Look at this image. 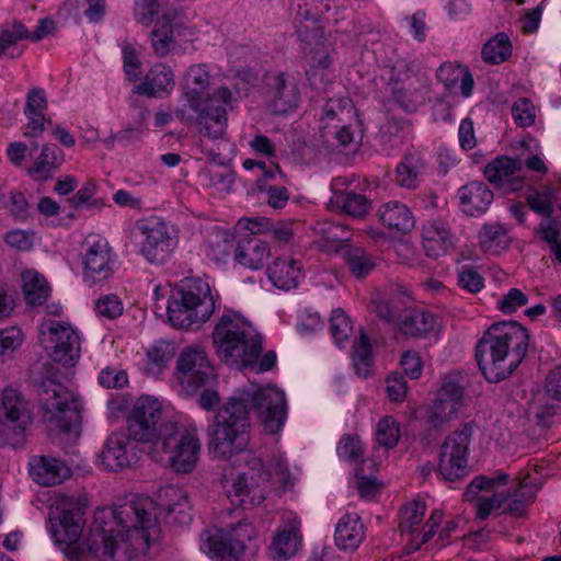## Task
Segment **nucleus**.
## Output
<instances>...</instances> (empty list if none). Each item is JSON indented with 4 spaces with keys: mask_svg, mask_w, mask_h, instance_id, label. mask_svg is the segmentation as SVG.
<instances>
[{
    "mask_svg": "<svg viewBox=\"0 0 561 561\" xmlns=\"http://www.w3.org/2000/svg\"><path fill=\"white\" fill-rule=\"evenodd\" d=\"M48 523L55 542L67 546L71 561H80L85 553L103 561H130L145 553L159 535L156 507L150 497H137L115 510H96L81 543L78 541L85 518L77 497L65 494L53 497Z\"/></svg>",
    "mask_w": 561,
    "mask_h": 561,
    "instance_id": "nucleus-1",
    "label": "nucleus"
},
{
    "mask_svg": "<svg viewBox=\"0 0 561 561\" xmlns=\"http://www.w3.org/2000/svg\"><path fill=\"white\" fill-rule=\"evenodd\" d=\"M250 407L257 414L261 426L268 434H277L287 416L285 393L266 387L244 390L221 405L208 426L209 448L220 459L241 453L250 440Z\"/></svg>",
    "mask_w": 561,
    "mask_h": 561,
    "instance_id": "nucleus-2",
    "label": "nucleus"
},
{
    "mask_svg": "<svg viewBox=\"0 0 561 561\" xmlns=\"http://www.w3.org/2000/svg\"><path fill=\"white\" fill-rule=\"evenodd\" d=\"M527 330L517 322L491 325L476 347L478 366L490 382L510 377L523 362L528 350Z\"/></svg>",
    "mask_w": 561,
    "mask_h": 561,
    "instance_id": "nucleus-3",
    "label": "nucleus"
},
{
    "mask_svg": "<svg viewBox=\"0 0 561 561\" xmlns=\"http://www.w3.org/2000/svg\"><path fill=\"white\" fill-rule=\"evenodd\" d=\"M219 358L229 366L242 369L253 365L262 353V336L242 317L228 313L220 317L213 331Z\"/></svg>",
    "mask_w": 561,
    "mask_h": 561,
    "instance_id": "nucleus-4",
    "label": "nucleus"
},
{
    "mask_svg": "<svg viewBox=\"0 0 561 561\" xmlns=\"http://www.w3.org/2000/svg\"><path fill=\"white\" fill-rule=\"evenodd\" d=\"M214 311L215 299L210 286L199 277L181 280L168 302L169 321L178 329L198 328L209 320Z\"/></svg>",
    "mask_w": 561,
    "mask_h": 561,
    "instance_id": "nucleus-5",
    "label": "nucleus"
},
{
    "mask_svg": "<svg viewBox=\"0 0 561 561\" xmlns=\"http://www.w3.org/2000/svg\"><path fill=\"white\" fill-rule=\"evenodd\" d=\"M161 431L160 438L153 444L154 449L168 455L167 462L175 472H192L202 448L197 430L182 428L176 423H168Z\"/></svg>",
    "mask_w": 561,
    "mask_h": 561,
    "instance_id": "nucleus-6",
    "label": "nucleus"
},
{
    "mask_svg": "<svg viewBox=\"0 0 561 561\" xmlns=\"http://www.w3.org/2000/svg\"><path fill=\"white\" fill-rule=\"evenodd\" d=\"M133 234L139 253L151 264H164L179 244L175 227L159 217L137 220Z\"/></svg>",
    "mask_w": 561,
    "mask_h": 561,
    "instance_id": "nucleus-7",
    "label": "nucleus"
},
{
    "mask_svg": "<svg viewBox=\"0 0 561 561\" xmlns=\"http://www.w3.org/2000/svg\"><path fill=\"white\" fill-rule=\"evenodd\" d=\"M39 400L43 410V420L68 432L80 420V405L77 396L62 383L54 379L42 382Z\"/></svg>",
    "mask_w": 561,
    "mask_h": 561,
    "instance_id": "nucleus-8",
    "label": "nucleus"
},
{
    "mask_svg": "<svg viewBox=\"0 0 561 561\" xmlns=\"http://www.w3.org/2000/svg\"><path fill=\"white\" fill-rule=\"evenodd\" d=\"M255 535L249 523H238L229 529L205 530L201 535V550L215 561H242L247 542Z\"/></svg>",
    "mask_w": 561,
    "mask_h": 561,
    "instance_id": "nucleus-9",
    "label": "nucleus"
},
{
    "mask_svg": "<svg viewBox=\"0 0 561 561\" xmlns=\"http://www.w3.org/2000/svg\"><path fill=\"white\" fill-rule=\"evenodd\" d=\"M31 420V409L23 394L13 388L4 389L0 404V444L23 445Z\"/></svg>",
    "mask_w": 561,
    "mask_h": 561,
    "instance_id": "nucleus-10",
    "label": "nucleus"
},
{
    "mask_svg": "<svg viewBox=\"0 0 561 561\" xmlns=\"http://www.w3.org/2000/svg\"><path fill=\"white\" fill-rule=\"evenodd\" d=\"M247 469L231 481L226 480L225 490L231 503L241 507L261 504L264 499V484L271 473L264 469L260 458L247 456Z\"/></svg>",
    "mask_w": 561,
    "mask_h": 561,
    "instance_id": "nucleus-11",
    "label": "nucleus"
},
{
    "mask_svg": "<svg viewBox=\"0 0 561 561\" xmlns=\"http://www.w3.org/2000/svg\"><path fill=\"white\" fill-rule=\"evenodd\" d=\"M174 376L183 392L194 394L210 385L215 371L206 351L202 346L191 345L179 354Z\"/></svg>",
    "mask_w": 561,
    "mask_h": 561,
    "instance_id": "nucleus-12",
    "label": "nucleus"
},
{
    "mask_svg": "<svg viewBox=\"0 0 561 561\" xmlns=\"http://www.w3.org/2000/svg\"><path fill=\"white\" fill-rule=\"evenodd\" d=\"M39 340L49 357L64 366H73L80 357V339L68 323L49 320L41 325Z\"/></svg>",
    "mask_w": 561,
    "mask_h": 561,
    "instance_id": "nucleus-13",
    "label": "nucleus"
},
{
    "mask_svg": "<svg viewBox=\"0 0 561 561\" xmlns=\"http://www.w3.org/2000/svg\"><path fill=\"white\" fill-rule=\"evenodd\" d=\"M472 436V427L465 424L460 430L450 433L440 446L438 474L446 481L454 482L468 472V450Z\"/></svg>",
    "mask_w": 561,
    "mask_h": 561,
    "instance_id": "nucleus-14",
    "label": "nucleus"
},
{
    "mask_svg": "<svg viewBox=\"0 0 561 561\" xmlns=\"http://www.w3.org/2000/svg\"><path fill=\"white\" fill-rule=\"evenodd\" d=\"M168 423L162 417L161 402L152 396H141L128 419V433L134 440L154 444Z\"/></svg>",
    "mask_w": 561,
    "mask_h": 561,
    "instance_id": "nucleus-15",
    "label": "nucleus"
},
{
    "mask_svg": "<svg viewBox=\"0 0 561 561\" xmlns=\"http://www.w3.org/2000/svg\"><path fill=\"white\" fill-rule=\"evenodd\" d=\"M425 512L426 504L421 500L411 501L401 508L400 531L402 535L412 536L408 541L409 551H416L423 543L427 542L443 522V511L434 510L423 526L422 533H420L419 528L423 522Z\"/></svg>",
    "mask_w": 561,
    "mask_h": 561,
    "instance_id": "nucleus-16",
    "label": "nucleus"
},
{
    "mask_svg": "<svg viewBox=\"0 0 561 561\" xmlns=\"http://www.w3.org/2000/svg\"><path fill=\"white\" fill-rule=\"evenodd\" d=\"M210 85L211 76L207 65H193L186 70L183 95L190 108H198L201 102H221L230 105L237 101L233 93L227 87H218L210 93Z\"/></svg>",
    "mask_w": 561,
    "mask_h": 561,
    "instance_id": "nucleus-17",
    "label": "nucleus"
},
{
    "mask_svg": "<svg viewBox=\"0 0 561 561\" xmlns=\"http://www.w3.org/2000/svg\"><path fill=\"white\" fill-rule=\"evenodd\" d=\"M83 276L87 282L99 283L114 274L116 256L106 238L91 233L83 244Z\"/></svg>",
    "mask_w": 561,
    "mask_h": 561,
    "instance_id": "nucleus-18",
    "label": "nucleus"
},
{
    "mask_svg": "<svg viewBox=\"0 0 561 561\" xmlns=\"http://www.w3.org/2000/svg\"><path fill=\"white\" fill-rule=\"evenodd\" d=\"M463 405V387L454 378L446 377L427 412V426L434 430L444 427L458 417Z\"/></svg>",
    "mask_w": 561,
    "mask_h": 561,
    "instance_id": "nucleus-19",
    "label": "nucleus"
},
{
    "mask_svg": "<svg viewBox=\"0 0 561 561\" xmlns=\"http://www.w3.org/2000/svg\"><path fill=\"white\" fill-rule=\"evenodd\" d=\"M264 96L273 114H285L297 106L299 92L284 72L275 71L265 76Z\"/></svg>",
    "mask_w": 561,
    "mask_h": 561,
    "instance_id": "nucleus-20",
    "label": "nucleus"
},
{
    "mask_svg": "<svg viewBox=\"0 0 561 561\" xmlns=\"http://www.w3.org/2000/svg\"><path fill=\"white\" fill-rule=\"evenodd\" d=\"M524 162L520 159L500 156L489 162L484 169L485 179L504 192H516L524 187Z\"/></svg>",
    "mask_w": 561,
    "mask_h": 561,
    "instance_id": "nucleus-21",
    "label": "nucleus"
},
{
    "mask_svg": "<svg viewBox=\"0 0 561 561\" xmlns=\"http://www.w3.org/2000/svg\"><path fill=\"white\" fill-rule=\"evenodd\" d=\"M510 476L503 472H496L492 477L479 476L468 486V494L476 495L482 490L494 492L491 496H482L477 502V515L480 519H486L494 511L500 510L503 513L505 505L504 492H497L496 488L507 484Z\"/></svg>",
    "mask_w": 561,
    "mask_h": 561,
    "instance_id": "nucleus-22",
    "label": "nucleus"
},
{
    "mask_svg": "<svg viewBox=\"0 0 561 561\" xmlns=\"http://www.w3.org/2000/svg\"><path fill=\"white\" fill-rule=\"evenodd\" d=\"M232 104L226 105L221 102H201L198 108H192L196 113V125L199 134L209 139H219L224 136L228 117V108Z\"/></svg>",
    "mask_w": 561,
    "mask_h": 561,
    "instance_id": "nucleus-23",
    "label": "nucleus"
},
{
    "mask_svg": "<svg viewBox=\"0 0 561 561\" xmlns=\"http://www.w3.org/2000/svg\"><path fill=\"white\" fill-rule=\"evenodd\" d=\"M131 437L125 433H113L106 439V443L100 454L102 466L108 471H118L128 467L135 454L131 451Z\"/></svg>",
    "mask_w": 561,
    "mask_h": 561,
    "instance_id": "nucleus-24",
    "label": "nucleus"
},
{
    "mask_svg": "<svg viewBox=\"0 0 561 561\" xmlns=\"http://www.w3.org/2000/svg\"><path fill=\"white\" fill-rule=\"evenodd\" d=\"M300 520L296 516L288 517L283 528L278 529L270 547L271 558L284 561L294 557L301 543L299 535Z\"/></svg>",
    "mask_w": 561,
    "mask_h": 561,
    "instance_id": "nucleus-25",
    "label": "nucleus"
},
{
    "mask_svg": "<svg viewBox=\"0 0 561 561\" xmlns=\"http://www.w3.org/2000/svg\"><path fill=\"white\" fill-rule=\"evenodd\" d=\"M28 467L33 481L44 486L59 484L69 476V468L61 460L49 456L32 457Z\"/></svg>",
    "mask_w": 561,
    "mask_h": 561,
    "instance_id": "nucleus-26",
    "label": "nucleus"
},
{
    "mask_svg": "<svg viewBox=\"0 0 561 561\" xmlns=\"http://www.w3.org/2000/svg\"><path fill=\"white\" fill-rule=\"evenodd\" d=\"M159 499L165 507L167 518L170 523L185 526L192 522V505L186 491L167 486L160 490Z\"/></svg>",
    "mask_w": 561,
    "mask_h": 561,
    "instance_id": "nucleus-27",
    "label": "nucleus"
},
{
    "mask_svg": "<svg viewBox=\"0 0 561 561\" xmlns=\"http://www.w3.org/2000/svg\"><path fill=\"white\" fill-rule=\"evenodd\" d=\"M175 87L174 73L165 64H156L147 72L144 81L135 87V92L149 98L169 95Z\"/></svg>",
    "mask_w": 561,
    "mask_h": 561,
    "instance_id": "nucleus-28",
    "label": "nucleus"
},
{
    "mask_svg": "<svg viewBox=\"0 0 561 561\" xmlns=\"http://www.w3.org/2000/svg\"><path fill=\"white\" fill-rule=\"evenodd\" d=\"M540 485L530 474L519 478L518 486L512 493H504L505 505L503 506V514L514 517L524 516L526 508L534 503Z\"/></svg>",
    "mask_w": 561,
    "mask_h": 561,
    "instance_id": "nucleus-29",
    "label": "nucleus"
},
{
    "mask_svg": "<svg viewBox=\"0 0 561 561\" xmlns=\"http://www.w3.org/2000/svg\"><path fill=\"white\" fill-rule=\"evenodd\" d=\"M267 276L275 287L289 290L302 280V265L293 257H278L268 266Z\"/></svg>",
    "mask_w": 561,
    "mask_h": 561,
    "instance_id": "nucleus-30",
    "label": "nucleus"
},
{
    "mask_svg": "<svg viewBox=\"0 0 561 561\" xmlns=\"http://www.w3.org/2000/svg\"><path fill=\"white\" fill-rule=\"evenodd\" d=\"M398 327L404 335L426 337L428 334L438 331L439 322L437 317L430 311L410 309L401 316Z\"/></svg>",
    "mask_w": 561,
    "mask_h": 561,
    "instance_id": "nucleus-31",
    "label": "nucleus"
},
{
    "mask_svg": "<svg viewBox=\"0 0 561 561\" xmlns=\"http://www.w3.org/2000/svg\"><path fill=\"white\" fill-rule=\"evenodd\" d=\"M424 250L430 257H438L451 245L448 222L443 219L427 221L422 229Z\"/></svg>",
    "mask_w": 561,
    "mask_h": 561,
    "instance_id": "nucleus-32",
    "label": "nucleus"
},
{
    "mask_svg": "<svg viewBox=\"0 0 561 561\" xmlns=\"http://www.w3.org/2000/svg\"><path fill=\"white\" fill-rule=\"evenodd\" d=\"M462 210L477 216L486 211L493 201L492 191L482 182H470L458 191Z\"/></svg>",
    "mask_w": 561,
    "mask_h": 561,
    "instance_id": "nucleus-33",
    "label": "nucleus"
},
{
    "mask_svg": "<svg viewBox=\"0 0 561 561\" xmlns=\"http://www.w3.org/2000/svg\"><path fill=\"white\" fill-rule=\"evenodd\" d=\"M379 221L389 230L408 233L414 225V217L405 204L397 201L382 204L378 209Z\"/></svg>",
    "mask_w": 561,
    "mask_h": 561,
    "instance_id": "nucleus-34",
    "label": "nucleus"
},
{
    "mask_svg": "<svg viewBox=\"0 0 561 561\" xmlns=\"http://www.w3.org/2000/svg\"><path fill=\"white\" fill-rule=\"evenodd\" d=\"M271 255V249L266 241L256 237L240 240L236 248L234 260L249 268L263 267Z\"/></svg>",
    "mask_w": 561,
    "mask_h": 561,
    "instance_id": "nucleus-35",
    "label": "nucleus"
},
{
    "mask_svg": "<svg viewBox=\"0 0 561 561\" xmlns=\"http://www.w3.org/2000/svg\"><path fill=\"white\" fill-rule=\"evenodd\" d=\"M365 537L364 524L356 514H346L340 518L334 540L337 548L354 551Z\"/></svg>",
    "mask_w": 561,
    "mask_h": 561,
    "instance_id": "nucleus-36",
    "label": "nucleus"
},
{
    "mask_svg": "<svg viewBox=\"0 0 561 561\" xmlns=\"http://www.w3.org/2000/svg\"><path fill=\"white\" fill-rule=\"evenodd\" d=\"M507 228L499 222L486 224L479 232V244L483 252L499 254L510 245Z\"/></svg>",
    "mask_w": 561,
    "mask_h": 561,
    "instance_id": "nucleus-37",
    "label": "nucleus"
},
{
    "mask_svg": "<svg viewBox=\"0 0 561 561\" xmlns=\"http://www.w3.org/2000/svg\"><path fill=\"white\" fill-rule=\"evenodd\" d=\"M23 294L27 304L32 306L43 305L50 293L45 277L36 271H25L22 273Z\"/></svg>",
    "mask_w": 561,
    "mask_h": 561,
    "instance_id": "nucleus-38",
    "label": "nucleus"
},
{
    "mask_svg": "<svg viewBox=\"0 0 561 561\" xmlns=\"http://www.w3.org/2000/svg\"><path fill=\"white\" fill-rule=\"evenodd\" d=\"M423 161L416 153H409L403 157L396 169V182L405 188H414L423 171Z\"/></svg>",
    "mask_w": 561,
    "mask_h": 561,
    "instance_id": "nucleus-39",
    "label": "nucleus"
},
{
    "mask_svg": "<svg viewBox=\"0 0 561 561\" xmlns=\"http://www.w3.org/2000/svg\"><path fill=\"white\" fill-rule=\"evenodd\" d=\"M61 162L60 150L56 145H45L34 165L28 170L30 175L36 181L47 180L51 171Z\"/></svg>",
    "mask_w": 561,
    "mask_h": 561,
    "instance_id": "nucleus-40",
    "label": "nucleus"
},
{
    "mask_svg": "<svg viewBox=\"0 0 561 561\" xmlns=\"http://www.w3.org/2000/svg\"><path fill=\"white\" fill-rule=\"evenodd\" d=\"M174 44L173 27L169 13H163V20H158L151 32V45L158 57H165Z\"/></svg>",
    "mask_w": 561,
    "mask_h": 561,
    "instance_id": "nucleus-41",
    "label": "nucleus"
},
{
    "mask_svg": "<svg viewBox=\"0 0 561 561\" xmlns=\"http://www.w3.org/2000/svg\"><path fill=\"white\" fill-rule=\"evenodd\" d=\"M482 59L491 65L502 64L512 55V44L505 33H499L482 47Z\"/></svg>",
    "mask_w": 561,
    "mask_h": 561,
    "instance_id": "nucleus-42",
    "label": "nucleus"
},
{
    "mask_svg": "<svg viewBox=\"0 0 561 561\" xmlns=\"http://www.w3.org/2000/svg\"><path fill=\"white\" fill-rule=\"evenodd\" d=\"M385 72L388 76V83L392 85V92L398 98H407L415 89L412 79L416 78V75H412L405 64L399 62L388 67Z\"/></svg>",
    "mask_w": 561,
    "mask_h": 561,
    "instance_id": "nucleus-43",
    "label": "nucleus"
},
{
    "mask_svg": "<svg viewBox=\"0 0 561 561\" xmlns=\"http://www.w3.org/2000/svg\"><path fill=\"white\" fill-rule=\"evenodd\" d=\"M28 38V32L25 26L19 22L12 24L10 28L0 32V57L16 58L21 56L22 49L18 42Z\"/></svg>",
    "mask_w": 561,
    "mask_h": 561,
    "instance_id": "nucleus-44",
    "label": "nucleus"
},
{
    "mask_svg": "<svg viewBox=\"0 0 561 561\" xmlns=\"http://www.w3.org/2000/svg\"><path fill=\"white\" fill-rule=\"evenodd\" d=\"M234 236L218 231L208 240L207 256L215 262H224L232 252L236 253Z\"/></svg>",
    "mask_w": 561,
    "mask_h": 561,
    "instance_id": "nucleus-45",
    "label": "nucleus"
},
{
    "mask_svg": "<svg viewBox=\"0 0 561 561\" xmlns=\"http://www.w3.org/2000/svg\"><path fill=\"white\" fill-rule=\"evenodd\" d=\"M174 356V347L171 343L160 342L147 351L146 369L151 375H159Z\"/></svg>",
    "mask_w": 561,
    "mask_h": 561,
    "instance_id": "nucleus-46",
    "label": "nucleus"
},
{
    "mask_svg": "<svg viewBox=\"0 0 561 561\" xmlns=\"http://www.w3.org/2000/svg\"><path fill=\"white\" fill-rule=\"evenodd\" d=\"M345 262L350 272L357 278L367 276L375 267L373 257L362 248L347 250Z\"/></svg>",
    "mask_w": 561,
    "mask_h": 561,
    "instance_id": "nucleus-47",
    "label": "nucleus"
},
{
    "mask_svg": "<svg viewBox=\"0 0 561 561\" xmlns=\"http://www.w3.org/2000/svg\"><path fill=\"white\" fill-rule=\"evenodd\" d=\"M0 208L9 210L19 220H25L30 214V205L25 195L19 191H0Z\"/></svg>",
    "mask_w": 561,
    "mask_h": 561,
    "instance_id": "nucleus-48",
    "label": "nucleus"
},
{
    "mask_svg": "<svg viewBox=\"0 0 561 561\" xmlns=\"http://www.w3.org/2000/svg\"><path fill=\"white\" fill-rule=\"evenodd\" d=\"M400 438V427L393 416H383L376 426V442L385 448H393Z\"/></svg>",
    "mask_w": 561,
    "mask_h": 561,
    "instance_id": "nucleus-49",
    "label": "nucleus"
},
{
    "mask_svg": "<svg viewBox=\"0 0 561 561\" xmlns=\"http://www.w3.org/2000/svg\"><path fill=\"white\" fill-rule=\"evenodd\" d=\"M164 0H137L135 7L136 20L144 24L150 25L154 19L163 20V13H168L163 9Z\"/></svg>",
    "mask_w": 561,
    "mask_h": 561,
    "instance_id": "nucleus-50",
    "label": "nucleus"
},
{
    "mask_svg": "<svg viewBox=\"0 0 561 561\" xmlns=\"http://www.w3.org/2000/svg\"><path fill=\"white\" fill-rule=\"evenodd\" d=\"M302 50L308 66L332 67V49L327 41L310 46H302Z\"/></svg>",
    "mask_w": 561,
    "mask_h": 561,
    "instance_id": "nucleus-51",
    "label": "nucleus"
},
{
    "mask_svg": "<svg viewBox=\"0 0 561 561\" xmlns=\"http://www.w3.org/2000/svg\"><path fill=\"white\" fill-rule=\"evenodd\" d=\"M337 202L346 214L357 218L363 217L370 205L366 196L352 191L341 193L337 196Z\"/></svg>",
    "mask_w": 561,
    "mask_h": 561,
    "instance_id": "nucleus-52",
    "label": "nucleus"
},
{
    "mask_svg": "<svg viewBox=\"0 0 561 561\" xmlns=\"http://www.w3.org/2000/svg\"><path fill=\"white\" fill-rule=\"evenodd\" d=\"M353 348V359L357 374L365 377L371 365V346L368 336L362 332Z\"/></svg>",
    "mask_w": 561,
    "mask_h": 561,
    "instance_id": "nucleus-53",
    "label": "nucleus"
},
{
    "mask_svg": "<svg viewBox=\"0 0 561 561\" xmlns=\"http://www.w3.org/2000/svg\"><path fill=\"white\" fill-rule=\"evenodd\" d=\"M554 202V194L549 188L534 191L527 197L530 209L543 217H550L552 215Z\"/></svg>",
    "mask_w": 561,
    "mask_h": 561,
    "instance_id": "nucleus-54",
    "label": "nucleus"
},
{
    "mask_svg": "<svg viewBox=\"0 0 561 561\" xmlns=\"http://www.w3.org/2000/svg\"><path fill=\"white\" fill-rule=\"evenodd\" d=\"M295 28L299 41L302 43V46H310L327 41L320 20L297 24L295 25Z\"/></svg>",
    "mask_w": 561,
    "mask_h": 561,
    "instance_id": "nucleus-55",
    "label": "nucleus"
},
{
    "mask_svg": "<svg viewBox=\"0 0 561 561\" xmlns=\"http://www.w3.org/2000/svg\"><path fill=\"white\" fill-rule=\"evenodd\" d=\"M330 331L336 344L348 339L352 333L350 318L341 309L334 310L330 317Z\"/></svg>",
    "mask_w": 561,
    "mask_h": 561,
    "instance_id": "nucleus-56",
    "label": "nucleus"
},
{
    "mask_svg": "<svg viewBox=\"0 0 561 561\" xmlns=\"http://www.w3.org/2000/svg\"><path fill=\"white\" fill-rule=\"evenodd\" d=\"M123 302L114 294L105 295L95 302V311L100 317L113 320L123 314Z\"/></svg>",
    "mask_w": 561,
    "mask_h": 561,
    "instance_id": "nucleus-57",
    "label": "nucleus"
},
{
    "mask_svg": "<svg viewBox=\"0 0 561 561\" xmlns=\"http://www.w3.org/2000/svg\"><path fill=\"white\" fill-rule=\"evenodd\" d=\"M337 455L347 461H358L363 454V445L357 436L345 435L337 445Z\"/></svg>",
    "mask_w": 561,
    "mask_h": 561,
    "instance_id": "nucleus-58",
    "label": "nucleus"
},
{
    "mask_svg": "<svg viewBox=\"0 0 561 561\" xmlns=\"http://www.w3.org/2000/svg\"><path fill=\"white\" fill-rule=\"evenodd\" d=\"M203 178L207 181L208 185L214 186L219 191L228 192L234 183L233 173L226 169H206L203 173Z\"/></svg>",
    "mask_w": 561,
    "mask_h": 561,
    "instance_id": "nucleus-59",
    "label": "nucleus"
},
{
    "mask_svg": "<svg viewBox=\"0 0 561 561\" xmlns=\"http://www.w3.org/2000/svg\"><path fill=\"white\" fill-rule=\"evenodd\" d=\"M307 80L314 90H325L332 83L334 70L332 67L308 66L306 70Z\"/></svg>",
    "mask_w": 561,
    "mask_h": 561,
    "instance_id": "nucleus-60",
    "label": "nucleus"
},
{
    "mask_svg": "<svg viewBox=\"0 0 561 561\" xmlns=\"http://www.w3.org/2000/svg\"><path fill=\"white\" fill-rule=\"evenodd\" d=\"M528 304V297L518 288H511L503 297L497 301V308L503 313L510 314L515 312L520 307Z\"/></svg>",
    "mask_w": 561,
    "mask_h": 561,
    "instance_id": "nucleus-61",
    "label": "nucleus"
},
{
    "mask_svg": "<svg viewBox=\"0 0 561 561\" xmlns=\"http://www.w3.org/2000/svg\"><path fill=\"white\" fill-rule=\"evenodd\" d=\"M257 187L266 194V203L268 206L279 209L286 206L289 199V193L284 186L264 185L262 181H257Z\"/></svg>",
    "mask_w": 561,
    "mask_h": 561,
    "instance_id": "nucleus-62",
    "label": "nucleus"
},
{
    "mask_svg": "<svg viewBox=\"0 0 561 561\" xmlns=\"http://www.w3.org/2000/svg\"><path fill=\"white\" fill-rule=\"evenodd\" d=\"M467 70L466 67L460 65H454L450 62L443 64L437 70V79L445 84L448 90H454L463 72Z\"/></svg>",
    "mask_w": 561,
    "mask_h": 561,
    "instance_id": "nucleus-63",
    "label": "nucleus"
},
{
    "mask_svg": "<svg viewBox=\"0 0 561 561\" xmlns=\"http://www.w3.org/2000/svg\"><path fill=\"white\" fill-rule=\"evenodd\" d=\"M515 123L522 127L530 126L535 122V110L528 99H519L512 106Z\"/></svg>",
    "mask_w": 561,
    "mask_h": 561,
    "instance_id": "nucleus-64",
    "label": "nucleus"
}]
</instances>
